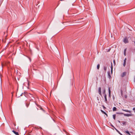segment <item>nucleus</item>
<instances>
[{
  "label": "nucleus",
  "mask_w": 135,
  "mask_h": 135,
  "mask_svg": "<svg viewBox=\"0 0 135 135\" xmlns=\"http://www.w3.org/2000/svg\"><path fill=\"white\" fill-rule=\"evenodd\" d=\"M126 58L124 59V63L123 64V65L124 66H125L126 64Z\"/></svg>",
  "instance_id": "0eeeda50"
},
{
  "label": "nucleus",
  "mask_w": 135,
  "mask_h": 135,
  "mask_svg": "<svg viewBox=\"0 0 135 135\" xmlns=\"http://www.w3.org/2000/svg\"><path fill=\"white\" fill-rule=\"evenodd\" d=\"M134 113H135V111H134Z\"/></svg>",
  "instance_id": "2f4dec72"
},
{
  "label": "nucleus",
  "mask_w": 135,
  "mask_h": 135,
  "mask_svg": "<svg viewBox=\"0 0 135 135\" xmlns=\"http://www.w3.org/2000/svg\"><path fill=\"white\" fill-rule=\"evenodd\" d=\"M123 42L125 43L126 44L128 42V38L126 37L124 38L123 40Z\"/></svg>",
  "instance_id": "f257e3e1"
},
{
  "label": "nucleus",
  "mask_w": 135,
  "mask_h": 135,
  "mask_svg": "<svg viewBox=\"0 0 135 135\" xmlns=\"http://www.w3.org/2000/svg\"><path fill=\"white\" fill-rule=\"evenodd\" d=\"M113 61V63H114V65H115V60H114Z\"/></svg>",
  "instance_id": "5701e85b"
},
{
  "label": "nucleus",
  "mask_w": 135,
  "mask_h": 135,
  "mask_svg": "<svg viewBox=\"0 0 135 135\" xmlns=\"http://www.w3.org/2000/svg\"><path fill=\"white\" fill-rule=\"evenodd\" d=\"M108 77L109 78H110L111 77V76L110 74V72L109 71H108Z\"/></svg>",
  "instance_id": "9b49d317"
},
{
  "label": "nucleus",
  "mask_w": 135,
  "mask_h": 135,
  "mask_svg": "<svg viewBox=\"0 0 135 135\" xmlns=\"http://www.w3.org/2000/svg\"><path fill=\"white\" fill-rule=\"evenodd\" d=\"M100 68V65L98 64L97 66V68L98 69H99Z\"/></svg>",
  "instance_id": "dca6fc26"
},
{
  "label": "nucleus",
  "mask_w": 135,
  "mask_h": 135,
  "mask_svg": "<svg viewBox=\"0 0 135 135\" xmlns=\"http://www.w3.org/2000/svg\"><path fill=\"white\" fill-rule=\"evenodd\" d=\"M113 118L114 119V120H115V116H116V115L115 114H113Z\"/></svg>",
  "instance_id": "a211bd4d"
},
{
  "label": "nucleus",
  "mask_w": 135,
  "mask_h": 135,
  "mask_svg": "<svg viewBox=\"0 0 135 135\" xmlns=\"http://www.w3.org/2000/svg\"><path fill=\"white\" fill-rule=\"evenodd\" d=\"M122 123L123 125H126L127 122L126 121H122Z\"/></svg>",
  "instance_id": "4468645a"
},
{
  "label": "nucleus",
  "mask_w": 135,
  "mask_h": 135,
  "mask_svg": "<svg viewBox=\"0 0 135 135\" xmlns=\"http://www.w3.org/2000/svg\"><path fill=\"white\" fill-rule=\"evenodd\" d=\"M133 110H135V107L133 108Z\"/></svg>",
  "instance_id": "b1692460"
},
{
  "label": "nucleus",
  "mask_w": 135,
  "mask_h": 135,
  "mask_svg": "<svg viewBox=\"0 0 135 135\" xmlns=\"http://www.w3.org/2000/svg\"><path fill=\"white\" fill-rule=\"evenodd\" d=\"M104 69L105 72L107 69V66H104Z\"/></svg>",
  "instance_id": "f8f14e48"
},
{
  "label": "nucleus",
  "mask_w": 135,
  "mask_h": 135,
  "mask_svg": "<svg viewBox=\"0 0 135 135\" xmlns=\"http://www.w3.org/2000/svg\"><path fill=\"white\" fill-rule=\"evenodd\" d=\"M117 110V108L115 107H114L113 109V111H116Z\"/></svg>",
  "instance_id": "ddd939ff"
},
{
  "label": "nucleus",
  "mask_w": 135,
  "mask_h": 135,
  "mask_svg": "<svg viewBox=\"0 0 135 135\" xmlns=\"http://www.w3.org/2000/svg\"><path fill=\"white\" fill-rule=\"evenodd\" d=\"M30 94L32 96V97L33 98H34V97L32 96V95L31 94Z\"/></svg>",
  "instance_id": "393cba45"
},
{
  "label": "nucleus",
  "mask_w": 135,
  "mask_h": 135,
  "mask_svg": "<svg viewBox=\"0 0 135 135\" xmlns=\"http://www.w3.org/2000/svg\"><path fill=\"white\" fill-rule=\"evenodd\" d=\"M111 73H112L113 72V67L112 65V63H111Z\"/></svg>",
  "instance_id": "2eb2a0df"
},
{
  "label": "nucleus",
  "mask_w": 135,
  "mask_h": 135,
  "mask_svg": "<svg viewBox=\"0 0 135 135\" xmlns=\"http://www.w3.org/2000/svg\"><path fill=\"white\" fill-rule=\"evenodd\" d=\"M64 0H60V1H63Z\"/></svg>",
  "instance_id": "c85d7f7f"
},
{
  "label": "nucleus",
  "mask_w": 135,
  "mask_h": 135,
  "mask_svg": "<svg viewBox=\"0 0 135 135\" xmlns=\"http://www.w3.org/2000/svg\"><path fill=\"white\" fill-rule=\"evenodd\" d=\"M124 116H125L129 117L131 116L132 115L131 114H124Z\"/></svg>",
  "instance_id": "20e7f679"
},
{
  "label": "nucleus",
  "mask_w": 135,
  "mask_h": 135,
  "mask_svg": "<svg viewBox=\"0 0 135 135\" xmlns=\"http://www.w3.org/2000/svg\"><path fill=\"white\" fill-rule=\"evenodd\" d=\"M98 93L99 94L101 95V88L100 87H99L98 88Z\"/></svg>",
  "instance_id": "f03ea898"
},
{
  "label": "nucleus",
  "mask_w": 135,
  "mask_h": 135,
  "mask_svg": "<svg viewBox=\"0 0 135 135\" xmlns=\"http://www.w3.org/2000/svg\"><path fill=\"white\" fill-rule=\"evenodd\" d=\"M32 100H33V99L32 98Z\"/></svg>",
  "instance_id": "7c9ffc66"
},
{
  "label": "nucleus",
  "mask_w": 135,
  "mask_h": 135,
  "mask_svg": "<svg viewBox=\"0 0 135 135\" xmlns=\"http://www.w3.org/2000/svg\"><path fill=\"white\" fill-rule=\"evenodd\" d=\"M121 95L122 94V90H121Z\"/></svg>",
  "instance_id": "a878e982"
},
{
  "label": "nucleus",
  "mask_w": 135,
  "mask_h": 135,
  "mask_svg": "<svg viewBox=\"0 0 135 135\" xmlns=\"http://www.w3.org/2000/svg\"><path fill=\"white\" fill-rule=\"evenodd\" d=\"M12 132H13V133L15 134L16 135H19L18 133V132H16L15 131L13 130L12 131Z\"/></svg>",
  "instance_id": "6e6552de"
},
{
  "label": "nucleus",
  "mask_w": 135,
  "mask_h": 135,
  "mask_svg": "<svg viewBox=\"0 0 135 135\" xmlns=\"http://www.w3.org/2000/svg\"><path fill=\"white\" fill-rule=\"evenodd\" d=\"M117 114H124V113L122 112H118L117 113Z\"/></svg>",
  "instance_id": "6ab92c4d"
},
{
  "label": "nucleus",
  "mask_w": 135,
  "mask_h": 135,
  "mask_svg": "<svg viewBox=\"0 0 135 135\" xmlns=\"http://www.w3.org/2000/svg\"><path fill=\"white\" fill-rule=\"evenodd\" d=\"M103 107L104 108H105V107L104 106V105H103Z\"/></svg>",
  "instance_id": "bb28decb"
},
{
  "label": "nucleus",
  "mask_w": 135,
  "mask_h": 135,
  "mask_svg": "<svg viewBox=\"0 0 135 135\" xmlns=\"http://www.w3.org/2000/svg\"><path fill=\"white\" fill-rule=\"evenodd\" d=\"M125 132L127 133V134H129V131H125Z\"/></svg>",
  "instance_id": "412c9836"
},
{
  "label": "nucleus",
  "mask_w": 135,
  "mask_h": 135,
  "mask_svg": "<svg viewBox=\"0 0 135 135\" xmlns=\"http://www.w3.org/2000/svg\"><path fill=\"white\" fill-rule=\"evenodd\" d=\"M108 92H109V97H110V93L111 91L110 89V88H109L108 89Z\"/></svg>",
  "instance_id": "1a4fd4ad"
},
{
  "label": "nucleus",
  "mask_w": 135,
  "mask_h": 135,
  "mask_svg": "<svg viewBox=\"0 0 135 135\" xmlns=\"http://www.w3.org/2000/svg\"><path fill=\"white\" fill-rule=\"evenodd\" d=\"M126 72L123 73L121 75V76L122 77H123L125 76L126 75Z\"/></svg>",
  "instance_id": "7ed1b4c3"
},
{
  "label": "nucleus",
  "mask_w": 135,
  "mask_h": 135,
  "mask_svg": "<svg viewBox=\"0 0 135 135\" xmlns=\"http://www.w3.org/2000/svg\"><path fill=\"white\" fill-rule=\"evenodd\" d=\"M128 135H131V134L130 133H129V134H128Z\"/></svg>",
  "instance_id": "cd10ccee"
},
{
  "label": "nucleus",
  "mask_w": 135,
  "mask_h": 135,
  "mask_svg": "<svg viewBox=\"0 0 135 135\" xmlns=\"http://www.w3.org/2000/svg\"><path fill=\"white\" fill-rule=\"evenodd\" d=\"M122 110L126 112H128L129 113H131V111L130 110H124V109H122Z\"/></svg>",
  "instance_id": "423d86ee"
},
{
  "label": "nucleus",
  "mask_w": 135,
  "mask_h": 135,
  "mask_svg": "<svg viewBox=\"0 0 135 135\" xmlns=\"http://www.w3.org/2000/svg\"><path fill=\"white\" fill-rule=\"evenodd\" d=\"M126 50H127V49L126 48L125 49H124V55L125 56H126Z\"/></svg>",
  "instance_id": "9d476101"
},
{
  "label": "nucleus",
  "mask_w": 135,
  "mask_h": 135,
  "mask_svg": "<svg viewBox=\"0 0 135 135\" xmlns=\"http://www.w3.org/2000/svg\"><path fill=\"white\" fill-rule=\"evenodd\" d=\"M104 97L105 99V102L106 103H107V95H106V94H105L104 95Z\"/></svg>",
  "instance_id": "39448f33"
},
{
  "label": "nucleus",
  "mask_w": 135,
  "mask_h": 135,
  "mask_svg": "<svg viewBox=\"0 0 135 135\" xmlns=\"http://www.w3.org/2000/svg\"><path fill=\"white\" fill-rule=\"evenodd\" d=\"M101 111L104 114L106 115H107H107L105 112H104L103 110H101Z\"/></svg>",
  "instance_id": "f3484780"
},
{
  "label": "nucleus",
  "mask_w": 135,
  "mask_h": 135,
  "mask_svg": "<svg viewBox=\"0 0 135 135\" xmlns=\"http://www.w3.org/2000/svg\"><path fill=\"white\" fill-rule=\"evenodd\" d=\"M118 122H119V123H120V121H118Z\"/></svg>",
  "instance_id": "c756f323"
},
{
  "label": "nucleus",
  "mask_w": 135,
  "mask_h": 135,
  "mask_svg": "<svg viewBox=\"0 0 135 135\" xmlns=\"http://www.w3.org/2000/svg\"><path fill=\"white\" fill-rule=\"evenodd\" d=\"M29 105V104L28 103L26 104V106L27 107H28V106Z\"/></svg>",
  "instance_id": "4be33fe9"
},
{
  "label": "nucleus",
  "mask_w": 135,
  "mask_h": 135,
  "mask_svg": "<svg viewBox=\"0 0 135 135\" xmlns=\"http://www.w3.org/2000/svg\"><path fill=\"white\" fill-rule=\"evenodd\" d=\"M105 89H104V90L103 91V94H105Z\"/></svg>",
  "instance_id": "aec40b11"
}]
</instances>
